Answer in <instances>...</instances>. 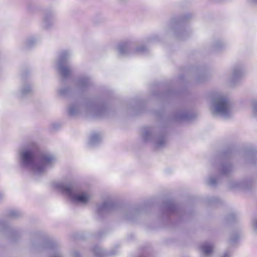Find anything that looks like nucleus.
Instances as JSON below:
<instances>
[{"label":"nucleus","mask_w":257,"mask_h":257,"mask_svg":"<svg viewBox=\"0 0 257 257\" xmlns=\"http://www.w3.org/2000/svg\"><path fill=\"white\" fill-rule=\"evenodd\" d=\"M239 234H232L229 239L230 243L233 244L239 238Z\"/></svg>","instance_id":"c756f323"},{"label":"nucleus","mask_w":257,"mask_h":257,"mask_svg":"<svg viewBox=\"0 0 257 257\" xmlns=\"http://www.w3.org/2000/svg\"><path fill=\"white\" fill-rule=\"evenodd\" d=\"M76 87L82 91L88 89L92 85L91 78L87 75H82L75 80Z\"/></svg>","instance_id":"9d476101"},{"label":"nucleus","mask_w":257,"mask_h":257,"mask_svg":"<svg viewBox=\"0 0 257 257\" xmlns=\"http://www.w3.org/2000/svg\"><path fill=\"white\" fill-rule=\"evenodd\" d=\"M251 107L253 116L257 117V99L252 100Z\"/></svg>","instance_id":"a878e982"},{"label":"nucleus","mask_w":257,"mask_h":257,"mask_svg":"<svg viewBox=\"0 0 257 257\" xmlns=\"http://www.w3.org/2000/svg\"><path fill=\"white\" fill-rule=\"evenodd\" d=\"M191 117L190 114L186 109H180L176 111L172 115V120L176 121L189 119Z\"/></svg>","instance_id":"ddd939ff"},{"label":"nucleus","mask_w":257,"mask_h":257,"mask_svg":"<svg viewBox=\"0 0 257 257\" xmlns=\"http://www.w3.org/2000/svg\"><path fill=\"white\" fill-rule=\"evenodd\" d=\"M250 3L252 4H257V0H248Z\"/></svg>","instance_id":"f704fd0d"},{"label":"nucleus","mask_w":257,"mask_h":257,"mask_svg":"<svg viewBox=\"0 0 257 257\" xmlns=\"http://www.w3.org/2000/svg\"><path fill=\"white\" fill-rule=\"evenodd\" d=\"M53 186L57 190L66 194L75 203L86 205L92 198V194L89 191H75L72 183L68 180L54 182L53 183Z\"/></svg>","instance_id":"f03ea898"},{"label":"nucleus","mask_w":257,"mask_h":257,"mask_svg":"<svg viewBox=\"0 0 257 257\" xmlns=\"http://www.w3.org/2000/svg\"><path fill=\"white\" fill-rule=\"evenodd\" d=\"M120 3L122 4H125L128 0H117Z\"/></svg>","instance_id":"c9c22d12"},{"label":"nucleus","mask_w":257,"mask_h":257,"mask_svg":"<svg viewBox=\"0 0 257 257\" xmlns=\"http://www.w3.org/2000/svg\"><path fill=\"white\" fill-rule=\"evenodd\" d=\"M213 247V244L210 242H204L200 246L201 251L206 255H209L212 252Z\"/></svg>","instance_id":"6ab92c4d"},{"label":"nucleus","mask_w":257,"mask_h":257,"mask_svg":"<svg viewBox=\"0 0 257 257\" xmlns=\"http://www.w3.org/2000/svg\"><path fill=\"white\" fill-rule=\"evenodd\" d=\"M233 102L225 94L215 92L211 96L210 111L214 115L227 118L232 114Z\"/></svg>","instance_id":"7ed1b4c3"},{"label":"nucleus","mask_w":257,"mask_h":257,"mask_svg":"<svg viewBox=\"0 0 257 257\" xmlns=\"http://www.w3.org/2000/svg\"><path fill=\"white\" fill-rule=\"evenodd\" d=\"M244 75L243 67L241 64H236L231 68V75L228 82L231 86L237 84L243 77Z\"/></svg>","instance_id":"6e6552de"},{"label":"nucleus","mask_w":257,"mask_h":257,"mask_svg":"<svg viewBox=\"0 0 257 257\" xmlns=\"http://www.w3.org/2000/svg\"><path fill=\"white\" fill-rule=\"evenodd\" d=\"M233 166L229 162H224L220 165L219 170L221 174L223 175L228 176L233 171Z\"/></svg>","instance_id":"dca6fc26"},{"label":"nucleus","mask_w":257,"mask_h":257,"mask_svg":"<svg viewBox=\"0 0 257 257\" xmlns=\"http://www.w3.org/2000/svg\"><path fill=\"white\" fill-rule=\"evenodd\" d=\"M93 252L96 257H102L103 256L115 255L117 253V251L116 250L115 251L112 250L109 252L106 253L100 247L97 246L93 248Z\"/></svg>","instance_id":"a211bd4d"},{"label":"nucleus","mask_w":257,"mask_h":257,"mask_svg":"<svg viewBox=\"0 0 257 257\" xmlns=\"http://www.w3.org/2000/svg\"><path fill=\"white\" fill-rule=\"evenodd\" d=\"M232 218H229V220H232L233 219V218L234 217V214L232 215Z\"/></svg>","instance_id":"ea45409f"},{"label":"nucleus","mask_w":257,"mask_h":257,"mask_svg":"<svg viewBox=\"0 0 257 257\" xmlns=\"http://www.w3.org/2000/svg\"><path fill=\"white\" fill-rule=\"evenodd\" d=\"M207 183L211 187H215L218 184V180L216 178L210 176L207 180Z\"/></svg>","instance_id":"4be33fe9"},{"label":"nucleus","mask_w":257,"mask_h":257,"mask_svg":"<svg viewBox=\"0 0 257 257\" xmlns=\"http://www.w3.org/2000/svg\"><path fill=\"white\" fill-rule=\"evenodd\" d=\"M72 55L69 50H63L59 54L56 62V67L61 76L64 78L69 77L72 72L70 66L67 64V61Z\"/></svg>","instance_id":"423d86ee"},{"label":"nucleus","mask_w":257,"mask_h":257,"mask_svg":"<svg viewBox=\"0 0 257 257\" xmlns=\"http://www.w3.org/2000/svg\"><path fill=\"white\" fill-rule=\"evenodd\" d=\"M8 214L10 217L13 218H17L22 216V213L20 211L15 209L10 210Z\"/></svg>","instance_id":"b1692460"},{"label":"nucleus","mask_w":257,"mask_h":257,"mask_svg":"<svg viewBox=\"0 0 257 257\" xmlns=\"http://www.w3.org/2000/svg\"><path fill=\"white\" fill-rule=\"evenodd\" d=\"M55 23L54 18L52 13H46L43 17L42 26L45 29L52 28Z\"/></svg>","instance_id":"4468645a"},{"label":"nucleus","mask_w":257,"mask_h":257,"mask_svg":"<svg viewBox=\"0 0 257 257\" xmlns=\"http://www.w3.org/2000/svg\"><path fill=\"white\" fill-rule=\"evenodd\" d=\"M166 207L169 212H173L175 211L176 207L173 203L170 202L166 205Z\"/></svg>","instance_id":"c85d7f7f"},{"label":"nucleus","mask_w":257,"mask_h":257,"mask_svg":"<svg viewBox=\"0 0 257 257\" xmlns=\"http://www.w3.org/2000/svg\"><path fill=\"white\" fill-rule=\"evenodd\" d=\"M142 138L145 143L151 144L155 148L159 149L165 147L167 140L158 127H146L143 129Z\"/></svg>","instance_id":"39448f33"},{"label":"nucleus","mask_w":257,"mask_h":257,"mask_svg":"<svg viewBox=\"0 0 257 257\" xmlns=\"http://www.w3.org/2000/svg\"><path fill=\"white\" fill-rule=\"evenodd\" d=\"M19 156L21 167L31 171L35 175L45 174L57 161L52 154L39 152L35 143H31L22 148Z\"/></svg>","instance_id":"f257e3e1"},{"label":"nucleus","mask_w":257,"mask_h":257,"mask_svg":"<svg viewBox=\"0 0 257 257\" xmlns=\"http://www.w3.org/2000/svg\"><path fill=\"white\" fill-rule=\"evenodd\" d=\"M152 41V37H150L146 40V43H150Z\"/></svg>","instance_id":"e433bc0d"},{"label":"nucleus","mask_w":257,"mask_h":257,"mask_svg":"<svg viewBox=\"0 0 257 257\" xmlns=\"http://www.w3.org/2000/svg\"><path fill=\"white\" fill-rule=\"evenodd\" d=\"M134 213H135V212H132L131 213L130 216L127 215V216L126 217V218H127V219H130V220H133V217H132V215L133 214H134Z\"/></svg>","instance_id":"72a5a7b5"},{"label":"nucleus","mask_w":257,"mask_h":257,"mask_svg":"<svg viewBox=\"0 0 257 257\" xmlns=\"http://www.w3.org/2000/svg\"><path fill=\"white\" fill-rule=\"evenodd\" d=\"M251 229L252 231L257 234V217L253 218L251 222Z\"/></svg>","instance_id":"bb28decb"},{"label":"nucleus","mask_w":257,"mask_h":257,"mask_svg":"<svg viewBox=\"0 0 257 257\" xmlns=\"http://www.w3.org/2000/svg\"><path fill=\"white\" fill-rule=\"evenodd\" d=\"M250 162L252 164H255V162H254L253 161V158H251L250 159Z\"/></svg>","instance_id":"58836bf2"},{"label":"nucleus","mask_w":257,"mask_h":257,"mask_svg":"<svg viewBox=\"0 0 257 257\" xmlns=\"http://www.w3.org/2000/svg\"><path fill=\"white\" fill-rule=\"evenodd\" d=\"M101 142V136L98 133H93L91 135L89 141L88 146L93 148L97 146Z\"/></svg>","instance_id":"f3484780"},{"label":"nucleus","mask_w":257,"mask_h":257,"mask_svg":"<svg viewBox=\"0 0 257 257\" xmlns=\"http://www.w3.org/2000/svg\"><path fill=\"white\" fill-rule=\"evenodd\" d=\"M148 51V47L144 45L138 46L135 49V52L139 54H145Z\"/></svg>","instance_id":"5701e85b"},{"label":"nucleus","mask_w":257,"mask_h":257,"mask_svg":"<svg viewBox=\"0 0 257 257\" xmlns=\"http://www.w3.org/2000/svg\"><path fill=\"white\" fill-rule=\"evenodd\" d=\"M34 7H35L34 5L31 3H29L27 5V9L31 12H33L34 11Z\"/></svg>","instance_id":"7c9ffc66"},{"label":"nucleus","mask_w":257,"mask_h":257,"mask_svg":"<svg viewBox=\"0 0 257 257\" xmlns=\"http://www.w3.org/2000/svg\"><path fill=\"white\" fill-rule=\"evenodd\" d=\"M225 43L221 40H217L214 41L212 47L214 50L217 51L225 46Z\"/></svg>","instance_id":"412c9836"},{"label":"nucleus","mask_w":257,"mask_h":257,"mask_svg":"<svg viewBox=\"0 0 257 257\" xmlns=\"http://www.w3.org/2000/svg\"><path fill=\"white\" fill-rule=\"evenodd\" d=\"M32 91V86L29 84H24L21 88L19 95L21 97H23L30 94Z\"/></svg>","instance_id":"aec40b11"},{"label":"nucleus","mask_w":257,"mask_h":257,"mask_svg":"<svg viewBox=\"0 0 257 257\" xmlns=\"http://www.w3.org/2000/svg\"><path fill=\"white\" fill-rule=\"evenodd\" d=\"M230 254H231L229 251H226L224 252L223 255L222 257H229Z\"/></svg>","instance_id":"473e14b6"},{"label":"nucleus","mask_w":257,"mask_h":257,"mask_svg":"<svg viewBox=\"0 0 257 257\" xmlns=\"http://www.w3.org/2000/svg\"><path fill=\"white\" fill-rule=\"evenodd\" d=\"M4 195L2 192H0V201L2 200L4 198Z\"/></svg>","instance_id":"4c0bfd02"},{"label":"nucleus","mask_w":257,"mask_h":257,"mask_svg":"<svg viewBox=\"0 0 257 257\" xmlns=\"http://www.w3.org/2000/svg\"><path fill=\"white\" fill-rule=\"evenodd\" d=\"M105 108L103 106L96 105L92 102L79 104L78 102L71 103L68 108V113L70 115H101Z\"/></svg>","instance_id":"20e7f679"},{"label":"nucleus","mask_w":257,"mask_h":257,"mask_svg":"<svg viewBox=\"0 0 257 257\" xmlns=\"http://www.w3.org/2000/svg\"><path fill=\"white\" fill-rule=\"evenodd\" d=\"M252 185V181L248 179H231L227 184V188L231 190H246Z\"/></svg>","instance_id":"0eeeda50"},{"label":"nucleus","mask_w":257,"mask_h":257,"mask_svg":"<svg viewBox=\"0 0 257 257\" xmlns=\"http://www.w3.org/2000/svg\"><path fill=\"white\" fill-rule=\"evenodd\" d=\"M37 42V40L34 38H29L26 42V46L27 48H31L34 45H35V44Z\"/></svg>","instance_id":"393cba45"},{"label":"nucleus","mask_w":257,"mask_h":257,"mask_svg":"<svg viewBox=\"0 0 257 257\" xmlns=\"http://www.w3.org/2000/svg\"><path fill=\"white\" fill-rule=\"evenodd\" d=\"M70 91L69 88L68 87H62L59 89V94L61 96L67 95Z\"/></svg>","instance_id":"cd10ccee"},{"label":"nucleus","mask_w":257,"mask_h":257,"mask_svg":"<svg viewBox=\"0 0 257 257\" xmlns=\"http://www.w3.org/2000/svg\"><path fill=\"white\" fill-rule=\"evenodd\" d=\"M133 43L131 41H126L119 43L117 49L118 54L122 56H128L131 54V48Z\"/></svg>","instance_id":"f8f14e48"},{"label":"nucleus","mask_w":257,"mask_h":257,"mask_svg":"<svg viewBox=\"0 0 257 257\" xmlns=\"http://www.w3.org/2000/svg\"><path fill=\"white\" fill-rule=\"evenodd\" d=\"M186 20L183 19L180 20L176 24H172L171 28L173 31L176 37L179 40H183L185 37L188 35L189 33L183 29L180 24Z\"/></svg>","instance_id":"9b49d317"},{"label":"nucleus","mask_w":257,"mask_h":257,"mask_svg":"<svg viewBox=\"0 0 257 257\" xmlns=\"http://www.w3.org/2000/svg\"><path fill=\"white\" fill-rule=\"evenodd\" d=\"M73 257H80L79 253L77 251H74L72 253Z\"/></svg>","instance_id":"2f4dec72"},{"label":"nucleus","mask_w":257,"mask_h":257,"mask_svg":"<svg viewBox=\"0 0 257 257\" xmlns=\"http://www.w3.org/2000/svg\"><path fill=\"white\" fill-rule=\"evenodd\" d=\"M115 206L114 200L108 198L102 203L97 205L96 211L100 216H102L113 210Z\"/></svg>","instance_id":"1a4fd4ad"},{"label":"nucleus","mask_w":257,"mask_h":257,"mask_svg":"<svg viewBox=\"0 0 257 257\" xmlns=\"http://www.w3.org/2000/svg\"><path fill=\"white\" fill-rule=\"evenodd\" d=\"M46 248L52 254L51 257H64L59 245L56 243L49 244L46 246Z\"/></svg>","instance_id":"2eb2a0df"}]
</instances>
